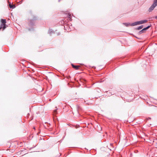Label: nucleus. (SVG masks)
Listing matches in <instances>:
<instances>
[{"instance_id":"nucleus-4","label":"nucleus","mask_w":157,"mask_h":157,"mask_svg":"<svg viewBox=\"0 0 157 157\" xmlns=\"http://www.w3.org/2000/svg\"><path fill=\"white\" fill-rule=\"evenodd\" d=\"M72 66L73 68L76 70L79 69L81 67L79 65L75 66L73 64H72Z\"/></svg>"},{"instance_id":"nucleus-11","label":"nucleus","mask_w":157,"mask_h":157,"mask_svg":"<svg viewBox=\"0 0 157 157\" xmlns=\"http://www.w3.org/2000/svg\"><path fill=\"white\" fill-rule=\"evenodd\" d=\"M155 18L156 19H157V16H155Z\"/></svg>"},{"instance_id":"nucleus-10","label":"nucleus","mask_w":157,"mask_h":157,"mask_svg":"<svg viewBox=\"0 0 157 157\" xmlns=\"http://www.w3.org/2000/svg\"><path fill=\"white\" fill-rule=\"evenodd\" d=\"M54 114H55L56 113V112H57V110H55L54 111Z\"/></svg>"},{"instance_id":"nucleus-6","label":"nucleus","mask_w":157,"mask_h":157,"mask_svg":"<svg viewBox=\"0 0 157 157\" xmlns=\"http://www.w3.org/2000/svg\"><path fill=\"white\" fill-rule=\"evenodd\" d=\"M28 24L29 25H33L32 20H30Z\"/></svg>"},{"instance_id":"nucleus-8","label":"nucleus","mask_w":157,"mask_h":157,"mask_svg":"<svg viewBox=\"0 0 157 157\" xmlns=\"http://www.w3.org/2000/svg\"><path fill=\"white\" fill-rule=\"evenodd\" d=\"M150 27V26H147V27L146 28H144V29H142V30L141 31V32H142V31H143L144 30H146V29H148V28Z\"/></svg>"},{"instance_id":"nucleus-2","label":"nucleus","mask_w":157,"mask_h":157,"mask_svg":"<svg viewBox=\"0 0 157 157\" xmlns=\"http://www.w3.org/2000/svg\"><path fill=\"white\" fill-rule=\"evenodd\" d=\"M1 24L0 25V29H3L4 30L6 28V20L1 19Z\"/></svg>"},{"instance_id":"nucleus-3","label":"nucleus","mask_w":157,"mask_h":157,"mask_svg":"<svg viewBox=\"0 0 157 157\" xmlns=\"http://www.w3.org/2000/svg\"><path fill=\"white\" fill-rule=\"evenodd\" d=\"M157 6V0H154L153 3L152 5L149 9V11L151 12L153 10L154 8Z\"/></svg>"},{"instance_id":"nucleus-9","label":"nucleus","mask_w":157,"mask_h":157,"mask_svg":"<svg viewBox=\"0 0 157 157\" xmlns=\"http://www.w3.org/2000/svg\"><path fill=\"white\" fill-rule=\"evenodd\" d=\"M143 28V26H140L138 28V29H142V28Z\"/></svg>"},{"instance_id":"nucleus-5","label":"nucleus","mask_w":157,"mask_h":157,"mask_svg":"<svg viewBox=\"0 0 157 157\" xmlns=\"http://www.w3.org/2000/svg\"><path fill=\"white\" fill-rule=\"evenodd\" d=\"M9 7L10 8L13 9L15 8V6L14 5L11 4V3L9 4Z\"/></svg>"},{"instance_id":"nucleus-1","label":"nucleus","mask_w":157,"mask_h":157,"mask_svg":"<svg viewBox=\"0 0 157 157\" xmlns=\"http://www.w3.org/2000/svg\"><path fill=\"white\" fill-rule=\"evenodd\" d=\"M147 21V20H142L138 21H137L132 23L131 24H130V23H124V24L126 26H129L131 25L132 26L136 25H139L140 24H144V23H146Z\"/></svg>"},{"instance_id":"nucleus-7","label":"nucleus","mask_w":157,"mask_h":157,"mask_svg":"<svg viewBox=\"0 0 157 157\" xmlns=\"http://www.w3.org/2000/svg\"><path fill=\"white\" fill-rule=\"evenodd\" d=\"M71 14H69L68 16V17L69 18V21H71Z\"/></svg>"}]
</instances>
